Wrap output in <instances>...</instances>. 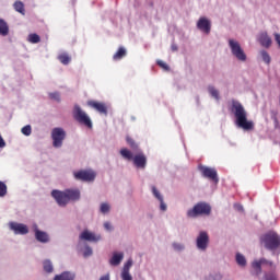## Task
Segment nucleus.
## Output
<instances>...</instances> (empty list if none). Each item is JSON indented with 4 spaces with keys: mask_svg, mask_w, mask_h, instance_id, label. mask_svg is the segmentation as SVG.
<instances>
[{
    "mask_svg": "<svg viewBox=\"0 0 280 280\" xmlns=\"http://www.w3.org/2000/svg\"><path fill=\"white\" fill-rule=\"evenodd\" d=\"M50 100H54L55 102H60V93L55 92L49 94Z\"/></svg>",
    "mask_w": 280,
    "mask_h": 280,
    "instance_id": "obj_38",
    "label": "nucleus"
},
{
    "mask_svg": "<svg viewBox=\"0 0 280 280\" xmlns=\"http://www.w3.org/2000/svg\"><path fill=\"white\" fill-rule=\"evenodd\" d=\"M11 231H14L15 235H27L30 233V229L27 225L23 223H10Z\"/></svg>",
    "mask_w": 280,
    "mask_h": 280,
    "instance_id": "obj_12",
    "label": "nucleus"
},
{
    "mask_svg": "<svg viewBox=\"0 0 280 280\" xmlns=\"http://www.w3.org/2000/svg\"><path fill=\"white\" fill-rule=\"evenodd\" d=\"M58 60L60 61L61 65H69V55L67 54H60L58 56Z\"/></svg>",
    "mask_w": 280,
    "mask_h": 280,
    "instance_id": "obj_32",
    "label": "nucleus"
},
{
    "mask_svg": "<svg viewBox=\"0 0 280 280\" xmlns=\"http://www.w3.org/2000/svg\"><path fill=\"white\" fill-rule=\"evenodd\" d=\"M147 163H148V159L143 153H139L133 156V164L136 165V167H139L140 170H144Z\"/></svg>",
    "mask_w": 280,
    "mask_h": 280,
    "instance_id": "obj_16",
    "label": "nucleus"
},
{
    "mask_svg": "<svg viewBox=\"0 0 280 280\" xmlns=\"http://www.w3.org/2000/svg\"><path fill=\"white\" fill-rule=\"evenodd\" d=\"M81 253L83 257L86 259L88 257H91L93 255V248L85 244L84 247L81 248Z\"/></svg>",
    "mask_w": 280,
    "mask_h": 280,
    "instance_id": "obj_23",
    "label": "nucleus"
},
{
    "mask_svg": "<svg viewBox=\"0 0 280 280\" xmlns=\"http://www.w3.org/2000/svg\"><path fill=\"white\" fill-rule=\"evenodd\" d=\"M236 262L238 266L244 268V266H246V257H244L242 254H236Z\"/></svg>",
    "mask_w": 280,
    "mask_h": 280,
    "instance_id": "obj_31",
    "label": "nucleus"
},
{
    "mask_svg": "<svg viewBox=\"0 0 280 280\" xmlns=\"http://www.w3.org/2000/svg\"><path fill=\"white\" fill-rule=\"evenodd\" d=\"M73 117L80 126H84L85 128H89L90 130L93 128V121L91 120V117H89V114L84 112L80 106L75 105L73 110Z\"/></svg>",
    "mask_w": 280,
    "mask_h": 280,
    "instance_id": "obj_3",
    "label": "nucleus"
},
{
    "mask_svg": "<svg viewBox=\"0 0 280 280\" xmlns=\"http://www.w3.org/2000/svg\"><path fill=\"white\" fill-rule=\"evenodd\" d=\"M124 261V253H114L112 258L109 259V265L110 266H119Z\"/></svg>",
    "mask_w": 280,
    "mask_h": 280,
    "instance_id": "obj_19",
    "label": "nucleus"
},
{
    "mask_svg": "<svg viewBox=\"0 0 280 280\" xmlns=\"http://www.w3.org/2000/svg\"><path fill=\"white\" fill-rule=\"evenodd\" d=\"M126 56V48L120 47L118 51L114 55V60H121Z\"/></svg>",
    "mask_w": 280,
    "mask_h": 280,
    "instance_id": "obj_28",
    "label": "nucleus"
},
{
    "mask_svg": "<svg viewBox=\"0 0 280 280\" xmlns=\"http://www.w3.org/2000/svg\"><path fill=\"white\" fill-rule=\"evenodd\" d=\"M208 280H222V276L220 273L210 275Z\"/></svg>",
    "mask_w": 280,
    "mask_h": 280,
    "instance_id": "obj_41",
    "label": "nucleus"
},
{
    "mask_svg": "<svg viewBox=\"0 0 280 280\" xmlns=\"http://www.w3.org/2000/svg\"><path fill=\"white\" fill-rule=\"evenodd\" d=\"M265 280H277V275L275 273H266Z\"/></svg>",
    "mask_w": 280,
    "mask_h": 280,
    "instance_id": "obj_42",
    "label": "nucleus"
},
{
    "mask_svg": "<svg viewBox=\"0 0 280 280\" xmlns=\"http://www.w3.org/2000/svg\"><path fill=\"white\" fill-rule=\"evenodd\" d=\"M231 113L234 115V124L236 128L245 130L246 132L254 130L255 122L248 120V112L244 108V105L240 101H232Z\"/></svg>",
    "mask_w": 280,
    "mask_h": 280,
    "instance_id": "obj_1",
    "label": "nucleus"
},
{
    "mask_svg": "<svg viewBox=\"0 0 280 280\" xmlns=\"http://www.w3.org/2000/svg\"><path fill=\"white\" fill-rule=\"evenodd\" d=\"M208 92L210 93L211 97H214V100L220 101V92L213 86H208Z\"/></svg>",
    "mask_w": 280,
    "mask_h": 280,
    "instance_id": "obj_24",
    "label": "nucleus"
},
{
    "mask_svg": "<svg viewBox=\"0 0 280 280\" xmlns=\"http://www.w3.org/2000/svg\"><path fill=\"white\" fill-rule=\"evenodd\" d=\"M28 43H33L34 45H36V43H40V36L36 33L30 34Z\"/></svg>",
    "mask_w": 280,
    "mask_h": 280,
    "instance_id": "obj_29",
    "label": "nucleus"
},
{
    "mask_svg": "<svg viewBox=\"0 0 280 280\" xmlns=\"http://www.w3.org/2000/svg\"><path fill=\"white\" fill-rule=\"evenodd\" d=\"M260 244L267 248V250H277L280 246V237L277 232H267L260 236Z\"/></svg>",
    "mask_w": 280,
    "mask_h": 280,
    "instance_id": "obj_2",
    "label": "nucleus"
},
{
    "mask_svg": "<svg viewBox=\"0 0 280 280\" xmlns=\"http://www.w3.org/2000/svg\"><path fill=\"white\" fill-rule=\"evenodd\" d=\"M152 191H153V195L155 196V198H158V200L160 202H163V196L161 195V192H159V190L156 189V187H152Z\"/></svg>",
    "mask_w": 280,
    "mask_h": 280,
    "instance_id": "obj_37",
    "label": "nucleus"
},
{
    "mask_svg": "<svg viewBox=\"0 0 280 280\" xmlns=\"http://www.w3.org/2000/svg\"><path fill=\"white\" fill-rule=\"evenodd\" d=\"M13 7L15 12H19L20 14H25V4H23L22 1H15Z\"/></svg>",
    "mask_w": 280,
    "mask_h": 280,
    "instance_id": "obj_22",
    "label": "nucleus"
},
{
    "mask_svg": "<svg viewBox=\"0 0 280 280\" xmlns=\"http://www.w3.org/2000/svg\"><path fill=\"white\" fill-rule=\"evenodd\" d=\"M54 280H71V273L69 271H65L60 275H56Z\"/></svg>",
    "mask_w": 280,
    "mask_h": 280,
    "instance_id": "obj_26",
    "label": "nucleus"
},
{
    "mask_svg": "<svg viewBox=\"0 0 280 280\" xmlns=\"http://www.w3.org/2000/svg\"><path fill=\"white\" fill-rule=\"evenodd\" d=\"M35 238L42 244H47V242H49V234L38 230V228H35Z\"/></svg>",
    "mask_w": 280,
    "mask_h": 280,
    "instance_id": "obj_18",
    "label": "nucleus"
},
{
    "mask_svg": "<svg viewBox=\"0 0 280 280\" xmlns=\"http://www.w3.org/2000/svg\"><path fill=\"white\" fill-rule=\"evenodd\" d=\"M71 200L72 201L80 200V190L78 189L71 190Z\"/></svg>",
    "mask_w": 280,
    "mask_h": 280,
    "instance_id": "obj_36",
    "label": "nucleus"
},
{
    "mask_svg": "<svg viewBox=\"0 0 280 280\" xmlns=\"http://www.w3.org/2000/svg\"><path fill=\"white\" fill-rule=\"evenodd\" d=\"M197 27L205 34H209L211 32V21L207 18H200L197 22Z\"/></svg>",
    "mask_w": 280,
    "mask_h": 280,
    "instance_id": "obj_15",
    "label": "nucleus"
},
{
    "mask_svg": "<svg viewBox=\"0 0 280 280\" xmlns=\"http://www.w3.org/2000/svg\"><path fill=\"white\" fill-rule=\"evenodd\" d=\"M171 49H172V51H178V46H176V44H173L171 46Z\"/></svg>",
    "mask_w": 280,
    "mask_h": 280,
    "instance_id": "obj_49",
    "label": "nucleus"
},
{
    "mask_svg": "<svg viewBox=\"0 0 280 280\" xmlns=\"http://www.w3.org/2000/svg\"><path fill=\"white\" fill-rule=\"evenodd\" d=\"M100 211H101V213H104V214L109 213L110 205H108L107 202L101 203Z\"/></svg>",
    "mask_w": 280,
    "mask_h": 280,
    "instance_id": "obj_33",
    "label": "nucleus"
},
{
    "mask_svg": "<svg viewBox=\"0 0 280 280\" xmlns=\"http://www.w3.org/2000/svg\"><path fill=\"white\" fill-rule=\"evenodd\" d=\"M0 148H5V140H3V137L0 135Z\"/></svg>",
    "mask_w": 280,
    "mask_h": 280,
    "instance_id": "obj_47",
    "label": "nucleus"
},
{
    "mask_svg": "<svg viewBox=\"0 0 280 280\" xmlns=\"http://www.w3.org/2000/svg\"><path fill=\"white\" fill-rule=\"evenodd\" d=\"M75 180H82L83 183H93L95 180V176H97L93 170H85L74 172Z\"/></svg>",
    "mask_w": 280,
    "mask_h": 280,
    "instance_id": "obj_8",
    "label": "nucleus"
},
{
    "mask_svg": "<svg viewBox=\"0 0 280 280\" xmlns=\"http://www.w3.org/2000/svg\"><path fill=\"white\" fill-rule=\"evenodd\" d=\"M234 209H236V211H240L241 213L244 212V207L240 203H234Z\"/></svg>",
    "mask_w": 280,
    "mask_h": 280,
    "instance_id": "obj_43",
    "label": "nucleus"
},
{
    "mask_svg": "<svg viewBox=\"0 0 280 280\" xmlns=\"http://www.w3.org/2000/svg\"><path fill=\"white\" fill-rule=\"evenodd\" d=\"M200 170L205 178H209L210 180H213V183H218L220 180L218 178V172L215 171V168L200 166Z\"/></svg>",
    "mask_w": 280,
    "mask_h": 280,
    "instance_id": "obj_10",
    "label": "nucleus"
},
{
    "mask_svg": "<svg viewBox=\"0 0 280 280\" xmlns=\"http://www.w3.org/2000/svg\"><path fill=\"white\" fill-rule=\"evenodd\" d=\"M104 229H105L106 231H113V225H110V222H105V223H104Z\"/></svg>",
    "mask_w": 280,
    "mask_h": 280,
    "instance_id": "obj_45",
    "label": "nucleus"
},
{
    "mask_svg": "<svg viewBox=\"0 0 280 280\" xmlns=\"http://www.w3.org/2000/svg\"><path fill=\"white\" fill-rule=\"evenodd\" d=\"M120 154L124 159H127V161H133L135 156H132V152H130L128 149H121Z\"/></svg>",
    "mask_w": 280,
    "mask_h": 280,
    "instance_id": "obj_25",
    "label": "nucleus"
},
{
    "mask_svg": "<svg viewBox=\"0 0 280 280\" xmlns=\"http://www.w3.org/2000/svg\"><path fill=\"white\" fill-rule=\"evenodd\" d=\"M45 272H54V265L51 264V260H44L43 262Z\"/></svg>",
    "mask_w": 280,
    "mask_h": 280,
    "instance_id": "obj_27",
    "label": "nucleus"
},
{
    "mask_svg": "<svg viewBox=\"0 0 280 280\" xmlns=\"http://www.w3.org/2000/svg\"><path fill=\"white\" fill-rule=\"evenodd\" d=\"M196 245L198 250H207L209 246V234H207L205 231H201L197 236Z\"/></svg>",
    "mask_w": 280,
    "mask_h": 280,
    "instance_id": "obj_9",
    "label": "nucleus"
},
{
    "mask_svg": "<svg viewBox=\"0 0 280 280\" xmlns=\"http://www.w3.org/2000/svg\"><path fill=\"white\" fill-rule=\"evenodd\" d=\"M127 142H128L129 145H131L132 148H137V144H135V141H132L131 138H127Z\"/></svg>",
    "mask_w": 280,
    "mask_h": 280,
    "instance_id": "obj_46",
    "label": "nucleus"
},
{
    "mask_svg": "<svg viewBox=\"0 0 280 280\" xmlns=\"http://www.w3.org/2000/svg\"><path fill=\"white\" fill-rule=\"evenodd\" d=\"M160 209L161 211H167V206L165 205V201H163V199L162 201H160Z\"/></svg>",
    "mask_w": 280,
    "mask_h": 280,
    "instance_id": "obj_44",
    "label": "nucleus"
},
{
    "mask_svg": "<svg viewBox=\"0 0 280 280\" xmlns=\"http://www.w3.org/2000/svg\"><path fill=\"white\" fill-rule=\"evenodd\" d=\"M132 258H129L124 267H122V270H121V273H120V279L122 280H132V276L130 275V268H132Z\"/></svg>",
    "mask_w": 280,
    "mask_h": 280,
    "instance_id": "obj_14",
    "label": "nucleus"
},
{
    "mask_svg": "<svg viewBox=\"0 0 280 280\" xmlns=\"http://www.w3.org/2000/svg\"><path fill=\"white\" fill-rule=\"evenodd\" d=\"M22 135H25V137H30L32 135V126L26 125L22 128Z\"/></svg>",
    "mask_w": 280,
    "mask_h": 280,
    "instance_id": "obj_35",
    "label": "nucleus"
},
{
    "mask_svg": "<svg viewBox=\"0 0 280 280\" xmlns=\"http://www.w3.org/2000/svg\"><path fill=\"white\" fill-rule=\"evenodd\" d=\"M260 56H261L264 62H266V65H270L271 58H270V55L268 54V51H266V50L260 51Z\"/></svg>",
    "mask_w": 280,
    "mask_h": 280,
    "instance_id": "obj_34",
    "label": "nucleus"
},
{
    "mask_svg": "<svg viewBox=\"0 0 280 280\" xmlns=\"http://www.w3.org/2000/svg\"><path fill=\"white\" fill-rule=\"evenodd\" d=\"M51 196L52 198H55L59 207H66L69 200H71V190L69 189L66 191L52 190Z\"/></svg>",
    "mask_w": 280,
    "mask_h": 280,
    "instance_id": "obj_6",
    "label": "nucleus"
},
{
    "mask_svg": "<svg viewBox=\"0 0 280 280\" xmlns=\"http://www.w3.org/2000/svg\"><path fill=\"white\" fill-rule=\"evenodd\" d=\"M80 240H84V242H94L97 243L100 242V240H102V235L100 234H95L89 230H84L81 234H80Z\"/></svg>",
    "mask_w": 280,
    "mask_h": 280,
    "instance_id": "obj_13",
    "label": "nucleus"
},
{
    "mask_svg": "<svg viewBox=\"0 0 280 280\" xmlns=\"http://www.w3.org/2000/svg\"><path fill=\"white\" fill-rule=\"evenodd\" d=\"M199 215H211V205L201 201L187 211L188 218H198Z\"/></svg>",
    "mask_w": 280,
    "mask_h": 280,
    "instance_id": "obj_4",
    "label": "nucleus"
},
{
    "mask_svg": "<svg viewBox=\"0 0 280 280\" xmlns=\"http://www.w3.org/2000/svg\"><path fill=\"white\" fill-rule=\"evenodd\" d=\"M158 65H159V67L164 69V71H170V66H167V63H165L164 61L159 60Z\"/></svg>",
    "mask_w": 280,
    "mask_h": 280,
    "instance_id": "obj_39",
    "label": "nucleus"
},
{
    "mask_svg": "<svg viewBox=\"0 0 280 280\" xmlns=\"http://www.w3.org/2000/svg\"><path fill=\"white\" fill-rule=\"evenodd\" d=\"M100 280H110V273H107L105 276H102Z\"/></svg>",
    "mask_w": 280,
    "mask_h": 280,
    "instance_id": "obj_48",
    "label": "nucleus"
},
{
    "mask_svg": "<svg viewBox=\"0 0 280 280\" xmlns=\"http://www.w3.org/2000/svg\"><path fill=\"white\" fill-rule=\"evenodd\" d=\"M252 266L255 271V275H261V266H267L268 268H275V264L265 258L260 259L259 261H254Z\"/></svg>",
    "mask_w": 280,
    "mask_h": 280,
    "instance_id": "obj_11",
    "label": "nucleus"
},
{
    "mask_svg": "<svg viewBox=\"0 0 280 280\" xmlns=\"http://www.w3.org/2000/svg\"><path fill=\"white\" fill-rule=\"evenodd\" d=\"M229 47L231 49L232 56L236 58L240 62H246L247 56L244 51V48H242V45H240V42L235 39H229Z\"/></svg>",
    "mask_w": 280,
    "mask_h": 280,
    "instance_id": "obj_5",
    "label": "nucleus"
},
{
    "mask_svg": "<svg viewBox=\"0 0 280 280\" xmlns=\"http://www.w3.org/2000/svg\"><path fill=\"white\" fill-rule=\"evenodd\" d=\"M258 40L262 47H270L272 45V39L268 36V33H261Z\"/></svg>",
    "mask_w": 280,
    "mask_h": 280,
    "instance_id": "obj_20",
    "label": "nucleus"
},
{
    "mask_svg": "<svg viewBox=\"0 0 280 280\" xmlns=\"http://www.w3.org/2000/svg\"><path fill=\"white\" fill-rule=\"evenodd\" d=\"M8 34H10V26L5 20L0 19V36H8Z\"/></svg>",
    "mask_w": 280,
    "mask_h": 280,
    "instance_id": "obj_21",
    "label": "nucleus"
},
{
    "mask_svg": "<svg viewBox=\"0 0 280 280\" xmlns=\"http://www.w3.org/2000/svg\"><path fill=\"white\" fill-rule=\"evenodd\" d=\"M89 106H92V108H95L98 113L102 115H108V109L106 108V104L104 103H97L95 101H90Z\"/></svg>",
    "mask_w": 280,
    "mask_h": 280,
    "instance_id": "obj_17",
    "label": "nucleus"
},
{
    "mask_svg": "<svg viewBox=\"0 0 280 280\" xmlns=\"http://www.w3.org/2000/svg\"><path fill=\"white\" fill-rule=\"evenodd\" d=\"M173 248L175 250H184L185 249V245H183L180 243H173Z\"/></svg>",
    "mask_w": 280,
    "mask_h": 280,
    "instance_id": "obj_40",
    "label": "nucleus"
},
{
    "mask_svg": "<svg viewBox=\"0 0 280 280\" xmlns=\"http://www.w3.org/2000/svg\"><path fill=\"white\" fill-rule=\"evenodd\" d=\"M67 133L62 128H54L51 131V139L54 148H62V141H65Z\"/></svg>",
    "mask_w": 280,
    "mask_h": 280,
    "instance_id": "obj_7",
    "label": "nucleus"
},
{
    "mask_svg": "<svg viewBox=\"0 0 280 280\" xmlns=\"http://www.w3.org/2000/svg\"><path fill=\"white\" fill-rule=\"evenodd\" d=\"M8 196V185L5 183L0 182V198Z\"/></svg>",
    "mask_w": 280,
    "mask_h": 280,
    "instance_id": "obj_30",
    "label": "nucleus"
}]
</instances>
